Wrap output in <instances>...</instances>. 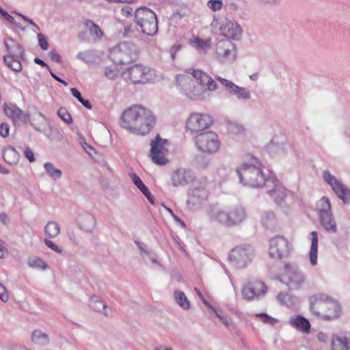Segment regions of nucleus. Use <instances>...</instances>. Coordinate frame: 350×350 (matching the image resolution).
Returning a JSON list of instances; mask_svg holds the SVG:
<instances>
[{"label": "nucleus", "mask_w": 350, "mask_h": 350, "mask_svg": "<svg viewBox=\"0 0 350 350\" xmlns=\"http://www.w3.org/2000/svg\"><path fill=\"white\" fill-rule=\"evenodd\" d=\"M196 80L195 85L191 77L185 74L176 76L177 86L182 94L187 98L194 100H204L209 96L208 92L217 89L215 80L201 70H192L191 72Z\"/></svg>", "instance_id": "nucleus-1"}, {"label": "nucleus", "mask_w": 350, "mask_h": 350, "mask_svg": "<svg viewBox=\"0 0 350 350\" xmlns=\"http://www.w3.org/2000/svg\"><path fill=\"white\" fill-rule=\"evenodd\" d=\"M156 121V116L150 109L134 105L122 113L120 126L131 133L144 136L154 128Z\"/></svg>", "instance_id": "nucleus-2"}, {"label": "nucleus", "mask_w": 350, "mask_h": 350, "mask_svg": "<svg viewBox=\"0 0 350 350\" xmlns=\"http://www.w3.org/2000/svg\"><path fill=\"white\" fill-rule=\"evenodd\" d=\"M263 169L264 166L258 158L250 156L249 160L237 169L236 172L241 184L257 188L269 185L271 178L274 175L269 172V176H267Z\"/></svg>", "instance_id": "nucleus-3"}, {"label": "nucleus", "mask_w": 350, "mask_h": 350, "mask_svg": "<svg viewBox=\"0 0 350 350\" xmlns=\"http://www.w3.org/2000/svg\"><path fill=\"white\" fill-rule=\"evenodd\" d=\"M206 213L211 221L226 228L237 226L247 218L246 210L241 205L224 208L218 204H211Z\"/></svg>", "instance_id": "nucleus-4"}, {"label": "nucleus", "mask_w": 350, "mask_h": 350, "mask_svg": "<svg viewBox=\"0 0 350 350\" xmlns=\"http://www.w3.org/2000/svg\"><path fill=\"white\" fill-rule=\"evenodd\" d=\"M310 308L312 314L324 320L337 319L342 313L340 305L323 293H318L310 297Z\"/></svg>", "instance_id": "nucleus-5"}, {"label": "nucleus", "mask_w": 350, "mask_h": 350, "mask_svg": "<svg viewBox=\"0 0 350 350\" xmlns=\"http://www.w3.org/2000/svg\"><path fill=\"white\" fill-rule=\"evenodd\" d=\"M134 21L143 33L152 36L157 33L158 22L156 14L146 7L135 10Z\"/></svg>", "instance_id": "nucleus-6"}, {"label": "nucleus", "mask_w": 350, "mask_h": 350, "mask_svg": "<svg viewBox=\"0 0 350 350\" xmlns=\"http://www.w3.org/2000/svg\"><path fill=\"white\" fill-rule=\"evenodd\" d=\"M279 280L286 285L289 290H299L306 281L304 273L295 264L286 262Z\"/></svg>", "instance_id": "nucleus-7"}, {"label": "nucleus", "mask_w": 350, "mask_h": 350, "mask_svg": "<svg viewBox=\"0 0 350 350\" xmlns=\"http://www.w3.org/2000/svg\"><path fill=\"white\" fill-rule=\"evenodd\" d=\"M123 77L134 84H144L154 80L156 71L148 66L137 64L126 68L123 72Z\"/></svg>", "instance_id": "nucleus-8"}, {"label": "nucleus", "mask_w": 350, "mask_h": 350, "mask_svg": "<svg viewBox=\"0 0 350 350\" xmlns=\"http://www.w3.org/2000/svg\"><path fill=\"white\" fill-rule=\"evenodd\" d=\"M137 53L135 44L132 42H122L111 51L110 57L116 64H127L137 58Z\"/></svg>", "instance_id": "nucleus-9"}, {"label": "nucleus", "mask_w": 350, "mask_h": 350, "mask_svg": "<svg viewBox=\"0 0 350 350\" xmlns=\"http://www.w3.org/2000/svg\"><path fill=\"white\" fill-rule=\"evenodd\" d=\"M150 150L149 157L151 161L158 165H165L169 163L167 154L169 152V142L163 139L157 134V136L150 141Z\"/></svg>", "instance_id": "nucleus-10"}, {"label": "nucleus", "mask_w": 350, "mask_h": 350, "mask_svg": "<svg viewBox=\"0 0 350 350\" xmlns=\"http://www.w3.org/2000/svg\"><path fill=\"white\" fill-rule=\"evenodd\" d=\"M254 256V250L251 245H241L233 248L228 258L234 267L243 269L252 262Z\"/></svg>", "instance_id": "nucleus-11"}, {"label": "nucleus", "mask_w": 350, "mask_h": 350, "mask_svg": "<svg viewBox=\"0 0 350 350\" xmlns=\"http://www.w3.org/2000/svg\"><path fill=\"white\" fill-rule=\"evenodd\" d=\"M215 57L221 64H231L237 57L236 45L227 39L219 40L215 46Z\"/></svg>", "instance_id": "nucleus-12"}, {"label": "nucleus", "mask_w": 350, "mask_h": 350, "mask_svg": "<svg viewBox=\"0 0 350 350\" xmlns=\"http://www.w3.org/2000/svg\"><path fill=\"white\" fill-rule=\"evenodd\" d=\"M196 144L201 152L212 154L218 151L220 141L216 133L206 131L200 133L196 137Z\"/></svg>", "instance_id": "nucleus-13"}, {"label": "nucleus", "mask_w": 350, "mask_h": 350, "mask_svg": "<svg viewBox=\"0 0 350 350\" xmlns=\"http://www.w3.org/2000/svg\"><path fill=\"white\" fill-rule=\"evenodd\" d=\"M217 26H219V33L226 38L239 40L242 36L243 30L237 22L225 19L219 23L214 19L211 23V27L216 29Z\"/></svg>", "instance_id": "nucleus-14"}, {"label": "nucleus", "mask_w": 350, "mask_h": 350, "mask_svg": "<svg viewBox=\"0 0 350 350\" xmlns=\"http://www.w3.org/2000/svg\"><path fill=\"white\" fill-rule=\"evenodd\" d=\"M290 253V243L283 236H275L269 240V256L275 260L286 258Z\"/></svg>", "instance_id": "nucleus-15"}, {"label": "nucleus", "mask_w": 350, "mask_h": 350, "mask_svg": "<svg viewBox=\"0 0 350 350\" xmlns=\"http://www.w3.org/2000/svg\"><path fill=\"white\" fill-rule=\"evenodd\" d=\"M267 290V288L265 283L261 281L247 282L242 286L241 295L244 299L248 301H253L258 300L260 297H263Z\"/></svg>", "instance_id": "nucleus-16"}, {"label": "nucleus", "mask_w": 350, "mask_h": 350, "mask_svg": "<svg viewBox=\"0 0 350 350\" xmlns=\"http://www.w3.org/2000/svg\"><path fill=\"white\" fill-rule=\"evenodd\" d=\"M323 178L345 204H350V190L328 170L323 173Z\"/></svg>", "instance_id": "nucleus-17"}, {"label": "nucleus", "mask_w": 350, "mask_h": 350, "mask_svg": "<svg viewBox=\"0 0 350 350\" xmlns=\"http://www.w3.org/2000/svg\"><path fill=\"white\" fill-rule=\"evenodd\" d=\"M212 122L213 120L210 116L194 113L189 116L186 127L192 133H198L208 128Z\"/></svg>", "instance_id": "nucleus-18"}, {"label": "nucleus", "mask_w": 350, "mask_h": 350, "mask_svg": "<svg viewBox=\"0 0 350 350\" xmlns=\"http://www.w3.org/2000/svg\"><path fill=\"white\" fill-rule=\"evenodd\" d=\"M3 110L6 116L12 120L14 126L26 124L29 120V113L23 111L14 103H4Z\"/></svg>", "instance_id": "nucleus-19"}, {"label": "nucleus", "mask_w": 350, "mask_h": 350, "mask_svg": "<svg viewBox=\"0 0 350 350\" xmlns=\"http://www.w3.org/2000/svg\"><path fill=\"white\" fill-rule=\"evenodd\" d=\"M215 79L221 83L226 90L231 95H234L239 100H249L251 98V92L246 88L239 87L232 81L215 76Z\"/></svg>", "instance_id": "nucleus-20"}, {"label": "nucleus", "mask_w": 350, "mask_h": 350, "mask_svg": "<svg viewBox=\"0 0 350 350\" xmlns=\"http://www.w3.org/2000/svg\"><path fill=\"white\" fill-rule=\"evenodd\" d=\"M208 199V191L202 187H194L189 189L187 205L190 209L198 208Z\"/></svg>", "instance_id": "nucleus-21"}, {"label": "nucleus", "mask_w": 350, "mask_h": 350, "mask_svg": "<svg viewBox=\"0 0 350 350\" xmlns=\"http://www.w3.org/2000/svg\"><path fill=\"white\" fill-rule=\"evenodd\" d=\"M267 150L272 157H284L288 151L293 150V147L285 143L284 139L275 136L267 146Z\"/></svg>", "instance_id": "nucleus-22"}, {"label": "nucleus", "mask_w": 350, "mask_h": 350, "mask_svg": "<svg viewBox=\"0 0 350 350\" xmlns=\"http://www.w3.org/2000/svg\"><path fill=\"white\" fill-rule=\"evenodd\" d=\"M192 173L185 168H179L172 175L171 180L174 187L185 186L193 181Z\"/></svg>", "instance_id": "nucleus-23"}, {"label": "nucleus", "mask_w": 350, "mask_h": 350, "mask_svg": "<svg viewBox=\"0 0 350 350\" xmlns=\"http://www.w3.org/2000/svg\"><path fill=\"white\" fill-rule=\"evenodd\" d=\"M273 185V188L268 191L270 197L276 202H282L286 197V189L280 183L279 180L273 175L271 179L268 186Z\"/></svg>", "instance_id": "nucleus-24"}, {"label": "nucleus", "mask_w": 350, "mask_h": 350, "mask_svg": "<svg viewBox=\"0 0 350 350\" xmlns=\"http://www.w3.org/2000/svg\"><path fill=\"white\" fill-rule=\"evenodd\" d=\"M331 350H350V332H345L332 337Z\"/></svg>", "instance_id": "nucleus-25"}, {"label": "nucleus", "mask_w": 350, "mask_h": 350, "mask_svg": "<svg viewBox=\"0 0 350 350\" xmlns=\"http://www.w3.org/2000/svg\"><path fill=\"white\" fill-rule=\"evenodd\" d=\"M2 157L9 165H16L20 159V154L12 146H7L2 149Z\"/></svg>", "instance_id": "nucleus-26"}, {"label": "nucleus", "mask_w": 350, "mask_h": 350, "mask_svg": "<svg viewBox=\"0 0 350 350\" xmlns=\"http://www.w3.org/2000/svg\"><path fill=\"white\" fill-rule=\"evenodd\" d=\"M290 325L297 330L308 334L310 331V323L309 321L301 315L291 318L289 321Z\"/></svg>", "instance_id": "nucleus-27"}, {"label": "nucleus", "mask_w": 350, "mask_h": 350, "mask_svg": "<svg viewBox=\"0 0 350 350\" xmlns=\"http://www.w3.org/2000/svg\"><path fill=\"white\" fill-rule=\"evenodd\" d=\"M319 222L323 228L329 233H336L337 224L333 213L319 217Z\"/></svg>", "instance_id": "nucleus-28"}, {"label": "nucleus", "mask_w": 350, "mask_h": 350, "mask_svg": "<svg viewBox=\"0 0 350 350\" xmlns=\"http://www.w3.org/2000/svg\"><path fill=\"white\" fill-rule=\"evenodd\" d=\"M5 47L9 52L8 55H12V57H21L24 55V49L22 45L16 42L12 38H8L4 41Z\"/></svg>", "instance_id": "nucleus-29"}, {"label": "nucleus", "mask_w": 350, "mask_h": 350, "mask_svg": "<svg viewBox=\"0 0 350 350\" xmlns=\"http://www.w3.org/2000/svg\"><path fill=\"white\" fill-rule=\"evenodd\" d=\"M311 236V246L309 252V259L312 266L317 265V252H318V232L312 231L310 233Z\"/></svg>", "instance_id": "nucleus-30"}, {"label": "nucleus", "mask_w": 350, "mask_h": 350, "mask_svg": "<svg viewBox=\"0 0 350 350\" xmlns=\"http://www.w3.org/2000/svg\"><path fill=\"white\" fill-rule=\"evenodd\" d=\"M316 210L319 217L332 213L331 202L326 196H323L316 204Z\"/></svg>", "instance_id": "nucleus-31"}, {"label": "nucleus", "mask_w": 350, "mask_h": 350, "mask_svg": "<svg viewBox=\"0 0 350 350\" xmlns=\"http://www.w3.org/2000/svg\"><path fill=\"white\" fill-rule=\"evenodd\" d=\"M76 57L78 59L87 64L95 63L98 57L97 51L95 50H87L79 52Z\"/></svg>", "instance_id": "nucleus-32"}, {"label": "nucleus", "mask_w": 350, "mask_h": 350, "mask_svg": "<svg viewBox=\"0 0 350 350\" xmlns=\"http://www.w3.org/2000/svg\"><path fill=\"white\" fill-rule=\"evenodd\" d=\"M96 220L94 217L90 214L86 213L81 217L80 228L85 231L90 232L94 228Z\"/></svg>", "instance_id": "nucleus-33"}, {"label": "nucleus", "mask_w": 350, "mask_h": 350, "mask_svg": "<svg viewBox=\"0 0 350 350\" xmlns=\"http://www.w3.org/2000/svg\"><path fill=\"white\" fill-rule=\"evenodd\" d=\"M43 167L46 174L52 179L58 180L62 176V171L57 168L53 163L46 162L44 163Z\"/></svg>", "instance_id": "nucleus-34"}, {"label": "nucleus", "mask_w": 350, "mask_h": 350, "mask_svg": "<svg viewBox=\"0 0 350 350\" xmlns=\"http://www.w3.org/2000/svg\"><path fill=\"white\" fill-rule=\"evenodd\" d=\"M32 341L39 345L46 346L49 342L48 335L40 329H36L31 334Z\"/></svg>", "instance_id": "nucleus-35"}, {"label": "nucleus", "mask_w": 350, "mask_h": 350, "mask_svg": "<svg viewBox=\"0 0 350 350\" xmlns=\"http://www.w3.org/2000/svg\"><path fill=\"white\" fill-rule=\"evenodd\" d=\"M174 297L176 303L183 310H189L190 308V302L185 293L180 291H175L174 292Z\"/></svg>", "instance_id": "nucleus-36"}, {"label": "nucleus", "mask_w": 350, "mask_h": 350, "mask_svg": "<svg viewBox=\"0 0 350 350\" xmlns=\"http://www.w3.org/2000/svg\"><path fill=\"white\" fill-rule=\"evenodd\" d=\"M45 233L51 238H55L60 232V226L55 221H49L44 227Z\"/></svg>", "instance_id": "nucleus-37"}, {"label": "nucleus", "mask_w": 350, "mask_h": 350, "mask_svg": "<svg viewBox=\"0 0 350 350\" xmlns=\"http://www.w3.org/2000/svg\"><path fill=\"white\" fill-rule=\"evenodd\" d=\"M15 57L12 55H4L3 60L8 67L15 72H19L22 69V65L21 62Z\"/></svg>", "instance_id": "nucleus-38"}, {"label": "nucleus", "mask_w": 350, "mask_h": 350, "mask_svg": "<svg viewBox=\"0 0 350 350\" xmlns=\"http://www.w3.org/2000/svg\"><path fill=\"white\" fill-rule=\"evenodd\" d=\"M191 44L198 50L206 52L211 48V40L210 38L203 40L196 38L191 41Z\"/></svg>", "instance_id": "nucleus-39"}, {"label": "nucleus", "mask_w": 350, "mask_h": 350, "mask_svg": "<svg viewBox=\"0 0 350 350\" xmlns=\"http://www.w3.org/2000/svg\"><path fill=\"white\" fill-rule=\"evenodd\" d=\"M90 306L95 311L100 312H103L107 317L111 314V313L109 312V310H107V305L102 301L92 299L91 301Z\"/></svg>", "instance_id": "nucleus-40"}, {"label": "nucleus", "mask_w": 350, "mask_h": 350, "mask_svg": "<svg viewBox=\"0 0 350 350\" xmlns=\"http://www.w3.org/2000/svg\"><path fill=\"white\" fill-rule=\"evenodd\" d=\"M120 70L116 64L105 68L104 75L110 80H115L119 75Z\"/></svg>", "instance_id": "nucleus-41"}, {"label": "nucleus", "mask_w": 350, "mask_h": 350, "mask_svg": "<svg viewBox=\"0 0 350 350\" xmlns=\"http://www.w3.org/2000/svg\"><path fill=\"white\" fill-rule=\"evenodd\" d=\"M275 221V215L273 212H266L263 213L261 222L265 228L271 227Z\"/></svg>", "instance_id": "nucleus-42"}, {"label": "nucleus", "mask_w": 350, "mask_h": 350, "mask_svg": "<svg viewBox=\"0 0 350 350\" xmlns=\"http://www.w3.org/2000/svg\"><path fill=\"white\" fill-rule=\"evenodd\" d=\"M72 95L76 98L79 102H80L86 109H90L92 108V105L89 100L84 99L81 93L76 88H71L70 90Z\"/></svg>", "instance_id": "nucleus-43"}, {"label": "nucleus", "mask_w": 350, "mask_h": 350, "mask_svg": "<svg viewBox=\"0 0 350 350\" xmlns=\"http://www.w3.org/2000/svg\"><path fill=\"white\" fill-rule=\"evenodd\" d=\"M28 265L32 268H39L43 270L47 268L46 263L40 258H33L28 260Z\"/></svg>", "instance_id": "nucleus-44"}, {"label": "nucleus", "mask_w": 350, "mask_h": 350, "mask_svg": "<svg viewBox=\"0 0 350 350\" xmlns=\"http://www.w3.org/2000/svg\"><path fill=\"white\" fill-rule=\"evenodd\" d=\"M57 116L66 123L70 124L72 122V118L66 108L60 107L57 110Z\"/></svg>", "instance_id": "nucleus-45"}, {"label": "nucleus", "mask_w": 350, "mask_h": 350, "mask_svg": "<svg viewBox=\"0 0 350 350\" xmlns=\"http://www.w3.org/2000/svg\"><path fill=\"white\" fill-rule=\"evenodd\" d=\"M86 26L89 28L92 35H94L97 38L100 37L102 31L97 25L94 23L92 21H89L86 23Z\"/></svg>", "instance_id": "nucleus-46"}, {"label": "nucleus", "mask_w": 350, "mask_h": 350, "mask_svg": "<svg viewBox=\"0 0 350 350\" xmlns=\"http://www.w3.org/2000/svg\"><path fill=\"white\" fill-rule=\"evenodd\" d=\"M256 317L259 318L260 319V321L262 322H263L264 323L273 325V324H275V323H277V321H278V320L276 319H275V318L268 315L267 313H264V312L256 314Z\"/></svg>", "instance_id": "nucleus-47"}, {"label": "nucleus", "mask_w": 350, "mask_h": 350, "mask_svg": "<svg viewBox=\"0 0 350 350\" xmlns=\"http://www.w3.org/2000/svg\"><path fill=\"white\" fill-rule=\"evenodd\" d=\"M222 5L221 0H209L208 1V8L214 12L220 10L222 8Z\"/></svg>", "instance_id": "nucleus-48"}, {"label": "nucleus", "mask_w": 350, "mask_h": 350, "mask_svg": "<svg viewBox=\"0 0 350 350\" xmlns=\"http://www.w3.org/2000/svg\"><path fill=\"white\" fill-rule=\"evenodd\" d=\"M37 37H38V44H39V46L42 49V50H47L49 49V43H48V41L46 38V37L41 33H38L37 35Z\"/></svg>", "instance_id": "nucleus-49"}, {"label": "nucleus", "mask_w": 350, "mask_h": 350, "mask_svg": "<svg viewBox=\"0 0 350 350\" xmlns=\"http://www.w3.org/2000/svg\"><path fill=\"white\" fill-rule=\"evenodd\" d=\"M129 175L133 183L139 190H141L145 186L144 183L138 175L134 173H131Z\"/></svg>", "instance_id": "nucleus-50"}, {"label": "nucleus", "mask_w": 350, "mask_h": 350, "mask_svg": "<svg viewBox=\"0 0 350 350\" xmlns=\"http://www.w3.org/2000/svg\"><path fill=\"white\" fill-rule=\"evenodd\" d=\"M45 245L51 249L53 251L61 254L62 252V248L55 244L52 241L45 239H44Z\"/></svg>", "instance_id": "nucleus-51"}, {"label": "nucleus", "mask_w": 350, "mask_h": 350, "mask_svg": "<svg viewBox=\"0 0 350 350\" xmlns=\"http://www.w3.org/2000/svg\"><path fill=\"white\" fill-rule=\"evenodd\" d=\"M10 133V126L8 123H1L0 124V136L3 138L7 137Z\"/></svg>", "instance_id": "nucleus-52"}, {"label": "nucleus", "mask_w": 350, "mask_h": 350, "mask_svg": "<svg viewBox=\"0 0 350 350\" xmlns=\"http://www.w3.org/2000/svg\"><path fill=\"white\" fill-rule=\"evenodd\" d=\"M23 154L25 157L27 158L30 163H33L35 161L36 159L34 157V153L29 147L27 146L25 148V149L23 151Z\"/></svg>", "instance_id": "nucleus-53"}, {"label": "nucleus", "mask_w": 350, "mask_h": 350, "mask_svg": "<svg viewBox=\"0 0 350 350\" xmlns=\"http://www.w3.org/2000/svg\"><path fill=\"white\" fill-rule=\"evenodd\" d=\"M140 191L146 196L150 204H154V198L146 185Z\"/></svg>", "instance_id": "nucleus-54"}, {"label": "nucleus", "mask_w": 350, "mask_h": 350, "mask_svg": "<svg viewBox=\"0 0 350 350\" xmlns=\"http://www.w3.org/2000/svg\"><path fill=\"white\" fill-rule=\"evenodd\" d=\"M9 299V296L7 292L6 288L1 284H0V299L6 302Z\"/></svg>", "instance_id": "nucleus-55"}, {"label": "nucleus", "mask_w": 350, "mask_h": 350, "mask_svg": "<svg viewBox=\"0 0 350 350\" xmlns=\"http://www.w3.org/2000/svg\"><path fill=\"white\" fill-rule=\"evenodd\" d=\"M49 56L53 62L60 63L62 62V57L58 53H57L55 50L51 51L49 53Z\"/></svg>", "instance_id": "nucleus-56"}, {"label": "nucleus", "mask_w": 350, "mask_h": 350, "mask_svg": "<svg viewBox=\"0 0 350 350\" xmlns=\"http://www.w3.org/2000/svg\"><path fill=\"white\" fill-rule=\"evenodd\" d=\"M213 311L226 327H228L230 325V321L228 318L221 315L215 308H213Z\"/></svg>", "instance_id": "nucleus-57"}, {"label": "nucleus", "mask_w": 350, "mask_h": 350, "mask_svg": "<svg viewBox=\"0 0 350 350\" xmlns=\"http://www.w3.org/2000/svg\"><path fill=\"white\" fill-rule=\"evenodd\" d=\"M67 235H68V237L70 239V241L74 245H78L79 243H78L77 238L76 235L75 234V232L72 230H68L67 231Z\"/></svg>", "instance_id": "nucleus-58"}, {"label": "nucleus", "mask_w": 350, "mask_h": 350, "mask_svg": "<svg viewBox=\"0 0 350 350\" xmlns=\"http://www.w3.org/2000/svg\"><path fill=\"white\" fill-rule=\"evenodd\" d=\"M136 243H137V245L138 248L141 250V255L142 256L150 255V254H149L148 251H147L145 249L146 245L144 243L136 242Z\"/></svg>", "instance_id": "nucleus-59"}, {"label": "nucleus", "mask_w": 350, "mask_h": 350, "mask_svg": "<svg viewBox=\"0 0 350 350\" xmlns=\"http://www.w3.org/2000/svg\"><path fill=\"white\" fill-rule=\"evenodd\" d=\"M229 129L234 133H241L243 131V126L237 124H230L229 125Z\"/></svg>", "instance_id": "nucleus-60"}, {"label": "nucleus", "mask_w": 350, "mask_h": 350, "mask_svg": "<svg viewBox=\"0 0 350 350\" xmlns=\"http://www.w3.org/2000/svg\"><path fill=\"white\" fill-rule=\"evenodd\" d=\"M17 14L19 15L25 21L27 22L31 26H33L35 28H37V31H40L39 27L31 19L22 14L17 13Z\"/></svg>", "instance_id": "nucleus-61"}, {"label": "nucleus", "mask_w": 350, "mask_h": 350, "mask_svg": "<svg viewBox=\"0 0 350 350\" xmlns=\"http://www.w3.org/2000/svg\"><path fill=\"white\" fill-rule=\"evenodd\" d=\"M132 11L133 9L131 7L126 5L122 8L121 13L123 16L129 17L131 16Z\"/></svg>", "instance_id": "nucleus-62"}, {"label": "nucleus", "mask_w": 350, "mask_h": 350, "mask_svg": "<svg viewBox=\"0 0 350 350\" xmlns=\"http://www.w3.org/2000/svg\"><path fill=\"white\" fill-rule=\"evenodd\" d=\"M317 338L320 342L323 343H327L329 340L328 336L326 334L321 332L318 333Z\"/></svg>", "instance_id": "nucleus-63"}, {"label": "nucleus", "mask_w": 350, "mask_h": 350, "mask_svg": "<svg viewBox=\"0 0 350 350\" xmlns=\"http://www.w3.org/2000/svg\"><path fill=\"white\" fill-rule=\"evenodd\" d=\"M344 137L345 140L347 143H350V126H346L344 129Z\"/></svg>", "instance_id": "nucleus-64"}]
</instances>
